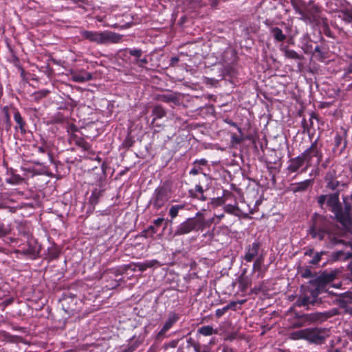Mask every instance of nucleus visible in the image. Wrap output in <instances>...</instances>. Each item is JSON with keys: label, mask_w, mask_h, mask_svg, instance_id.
<instances>
[{"label": "nucleus", "mask_w": 352, "mask_h": 352, "mask_svg": "<svg viewBox=\"0 0 352 352\" xmlns=\"http://www.w3.org/2000/svg\"><path fill=\"white\" fill-rule=\"evenodd\" d=\"M71 78L74 82L82 83L91 80L93 78V75L90 72L82 70L78 72H72Z\"/></svg>", "instance_id": "nucleus-22"}, {"label": "nucleus", "mask_w": 352, "mask_h": 352, "mask_svg": "<svg viewBox=\"0 0 352 352\" xmlns=\"http://www.w3.org/2000/svg\"><path fill=\"white\" fill-rule=\"evenodd\" d=\"M210 203L214 208L221 206L226 204L222 197L212 199Z\"/></svg>", "instance_id": "nucleus-49"}, {"label": "nucleus", "mask_w": 352, "mask_h": 352, "mask_svg": "<svg viewBox=\"0 0 352 352\" xmlns=\"http://www.w3.org/2000/svg\"><path fill=\"white\" fill-rule=\"evenodd\" d=\"M247 269H243L239 277V284L241 291H246L252 285V278L246 274Z\"/></svg>", "instance_id": "nucleus-27"}, {"label": "nucleus", "mask_w": 352, "mask_h": 352, "mask_svg": "<svg viewBox=\"0 0 352 352\" xmlns=\"http://www.w3.org/2000/svg\"><path fill=\"white\" fill-rule=\"evenodd\" d=\"M158 262L156 260H152L142 263H139L138 265V267L139 268V270H140L141 272H144L148 268L153 267Z\"/></svg>", "instance_id": "nucleus-46"}, {"label": "nucleus", "mask_w": 352, "mask_h": 352, "mask_svg": "<svg viewBox=\"0 0 352 352\" xmlns=\"http://www.w3.org/2000/svg\"><path fill=\"white\" fill-rule=\"evenodd\" d=\"M41 251V245L38 244L36 239L31 238L27 241V247L16 250L15 252L17 254L25 256L32 260H35L40 257Z\"/></svg>", "instance_id": "nucleus-7"}, {"label": "nucleus", "mask_w": 352, "mask_h": 352, "mask_svg": "<svg viewBox=\"0 0 352 352\" xmlns=\"http://www.w3.org/2000/svg\"><path fill=\"white\" fill-rule=\"evenodd\" d=\"M303 4L305 5L304 21L309 24L318 23L321 12L320 6L316 4L313 0L309 1L307 3L303 1Z\"/></svg>", "instance_id": "nucleus-9"}, {"label": "nucleus", "mask_w": 352, "mask_h": 352, "mask_svg": "<svg viewBox=\"0 0 352 352\" xmlns=\"http://www.w3.org/2000/svg\"><path fill=\"white\" fill-rule=\"evenodd\" d=\"M337 171L333 167H331L329 170L326 173L324 177L326 184V188L331 190H335L339 186L340 182L336 179Z\"/></svg>", "instance_id": "nucleus-15"}, {"label": "nucleus", "mask_w": 352, "mask_h": 352, "mask_svg": "<svg viewBox=\"0 0 352 352\" xmlns=\"http://www.w3.org/2000/svg\"><path fill=\"white\" fill-rule=\"evenodd\" d=\"M13 302H14L13 298H6V299L2 300L0 302V305H2L3 307H7V306L11 305Z\"/></svg>", "instance_id": "nucleus-57"}, {"label": "nucleus", "mask_w": 352, "mask_h": 352, "mask_svg": "<svg viewBox=\"0 0 352 352\" xmlns=\"http://www.w3.org/2000/svg\"><path fill=\"white\" fill-rule=\"evenodd\" d=\"M314 184V180L311 179H305L300 182H297L292 184L291 190L293 192H305L311 187Z\"/></svg>", "instance_id": "nucleus-24"}, {"label": "nucleus", "mask_w": 352, "mask_h": 352, "mask_svg": "<svg viewBox=\"0 0 352 352\" xmlns=\"http://www.w3.org/2000/svg\"><path fill=\"white\" fill-rule=\"evenodd\" d=\"M313 119L318 120V116L314 112H312L310 115L309 124V129L313 127V121H312Z\"/></svg>", "instance_id": "nucleus-60"}, {"label": "nucleus", "mask_w": 352, "mask_h": 352, "mask_svg": "<svg viewBox=\"0 0 352 352\" xmlns=\"http://www.w3.org/2000/svg\"><path fill=\"white\" fill-rule=\"evenodd\" d=\"M222 197L225 203L229 200H232L234 202H235V200H237L234 193L227 190H223Z\"/></svg>", "instance_id": "nucleus-47"}, {"label": "nucleus", "mask_w": 352, "mask_h": 352, "mask_svg": "<svg viewBox=\"0 0 352 352\" xmlns=\"http://www.w3.org/2000/svg\"><path fill=\"white\" fill-rule=\"evenodd\" d=\"M129 342L128 345L121 352H134L143 343L144 339L140 336H133Z\"/></svg>", "instance_id": "nucleus-25"}, {"label": "nucleus", "mask_w": 352, "mask_h": 352, "mask_svg": "<svg viewBox=\"0 0 352 352\" xmlns=\"http://www.w3.org/2000/svg\"><path fill=\"white\" fill-rule=\"evenodd\" d=\"M226 122L232 126L237 128V129L239 130V132L241 131V128H239L236 122H233L232 120L227 119V120H226Z\"/></svg>", "instance_id": "nucleus-62"}, {"label": "nucleus", "mask_w": 352, "mask_h": 352, "mask_svg": "<svg viewBox=\"0 0 352 352\" xmlns=\"http://www.w3.org/2000/svg\"><path fill=\"white\" fill-rule=\"evenodd\" d=\"M223 210L225 212L236 217H239L241 212V210L239 207L237 200H235V202H234L233 204H225L223 206Z\"/></svg>", "instance_id": "nucleus-30"}, {"label": "nucleus", "mask_w": 352, "mask_h": 352, "mask_svg": "<svg viewBox=\"0 0 352 352\" xmlns=\"http://www.w3.org/2000/svg\"><path fill=\"white\" fill-rule=\"evenodd\" d=\"M339 17L346 24L351 25L352 28V10L344 9L340 10V15H339Z\"/></svg>", "instance_id": "nucleus-36"}, {"label": "nucleus", "mask_w": 352, "mask_h": 352, "mask_svg": "<svg viewBox=\"0 0 352 352\" xmlns=\"http://www.w3.org/2000/svg\"><path fill=\"white\" fill-rule=\"evenodd\" d=\"M209 189V185H206L205 188L200 183L197 184L195 188L188 190L189 197L192 199H197L198 200L205 201L207 200V197L204 192Z\"/></svg>", "instance_id": "nucleus-16"}, {"label": "nucleus", "mask_w": 352, "mask_h": 352, "mask_svg": "<svg viewBox=\"0 0 352 352\" xmlns=\"http://www.w3.org/2000/svg\"><path fill=\"white\" fill-rule=\"evenodd\" d=\"M302 127L303 128L304 132H307L309 133V125L307 124L305 118H303L302 120Z\"/></svg>", "instance_id": "nucleus-59"}, {"label": "nucleus", "mask_w": 352, "mask_h": 352, "mask_svg": "<svg viewBox=\"0 0 352 352\" xmlns=\"http://www.w3.org/2000/svg\"><path fill=\"white\" fill-rule=\"evenodd\" d=\"M261 247V243L258 241H254L253 243L247 245L245 247L243 259L248 263L252 262L259 256Z\"/></svg>", "instance_id": "nucleus-12"}, {"label": "nucleus", "mask_w": 352, "mask_h": 352, "mask_svg": "<svg viewBox=\"0 0 352 352\" xmlns=\"http://www.w3.org/2000/svg\"><path fill=\"white\" fill-rule=\"evenodd\" d=\"M179 58L177 56H173L170 60V65L175 66L179 62Z\"/></svg>", "instance_id": "nucleus-64"}, {"label": "nucleus", "mask_w": 352, "mask_h": 352, "mask_svg": "<svg viewBox=\"0 0 352 352\" xmlns=\"http://www.w3.org/2000/svg\"><path fill=\"white\" fill-rule=\"evenodd\" d=\"M12 116L16 123L14 126L15 131H19L22 135H25L27 133L28 124L17 107L16 109L12 110Z\"/></svg>", "instance_id": "nucleus-13"}, {"label": "nucleus", "mask_w": 352, "mask_h": 352, "mask_svg": "<svg viewBox=\"0 0 352 352\" xmlns=\"http://www.w3.org/2000/svg\"><path fill=\"white\" fill-rule=\"evenodd\" d=\"M133 63L138 65L139 67H144L148 64V60L146 56L140 57L138 59H133Z\"/></svg>", "instance_id": "nucleus-48"}, {"label": "nucleus", "mask_w": 352, "mask_h": 352, "mask_svg": "<svg viewBox=\"0 0 352 352\" xmlns=\"http://www.w3.org/2000/svg\"><path fill=\"white\" fill-rule=\"evenodd\" d=\"M340 192L336 191L316 197V201L321 209L327 208L334 214L335 219L346 230L352 229V194L345 196L342 203L340 201Z\"/></svg>", "instance_id": "nucleus-1"}, {"label": "nucleus", "mask_w": 352, "mask_h": 352, "mask_svg": "<svg viewBox=\"0 0 352 352\" xmlns=\"http://www.w3.org/2000/svg\"><path fill=\"white\" fill-rule=\"evenodd\" d=\"M302 276L304 278H309L312 276V272L311 270L306 269L305 272L302 274Z\"/></svg>", "instance_id": "nucleus-63"}, {"label": "nucleus", "mask_w": 352, "mask_h": 352, "mask_svg": "<svg viewBox=\"0 0 352 352\" xmlns=\"http://www.w3.org/2000/svg\"><path fill=\"white\" fill-rule=\"evenodd\" d=\"M173 192V182L170 180L164 181L159 186L153 194L151 203L156 210L160 209L170 198Z\"/></svg>", "instance_id": "nucleus-5"}, {"label": "nucleus", "mask_w": 352, "mask_h": 352, "mask_svg": "<svg viewBox=\"0 0 352 352\" xmlns=\"http://www.w3.org/2000/svg\"><path fill=\"white\" fill-rule=\"evenodd\" d=\"M225 217V214L224 213H221V214H214V217H212V221L215 223V224H217L219 223L221 220L222 219H223Z\"/></svg>", "instance_id": "nucleus-53"}, {"label": "nucleus", "mask_w": 352, "mask_h": 352, "mask_svg": "<svg viewBox=\"0 0 352 352\" xmlns=\"http://www.w3.org/2000/svg\"><path fill=\"white\" fill-rule=\"evenodd\" d=\"M207 165L208 161L206 159L195 160L192 163V168L190 169L189 174L191 175H197L201 173L205 177H207V175L203 173V167Z\"/></svg>", "instance_id": "nucleus-20"}, {"label": "nucleus", "mask_w": 352, "mask_h": 352, "mask_svg": "<svg viewBox=\"0 0 352 352\" xmlns=\"http://www.w3.org/2000/svg\"><path fill=\"white\" fill-rule=\"evenodd\" d=\"M16 107L14 104L6 105L2 108L3 117L2 118L3 125L6 131L11 130L12 124L11 122V116H12V110L16 109Z\"/></svg>", "instance_id": "nucleus-17"}, {"label": "nucleus", "mask_w": 352, "mask_h": 352, "mask_svg": "<svg viewBox=\"0 0 352 352\" xmlns=\"http://www.w3.org/2000/svg\"><path fill=\"white\" fill-rule=\"evenodd\" d=\"M311 295H312V298H311L310 296H299L296 302L294 303V305L296 307H305V306H308L309 305H314L316 300H315V298H316V296H315V292H311Z\"/></svg>", "instance_id": "nucleus-28"}, {"label": "nucleus", "mask_w": 352, "mask_h": 352, "mask_svg": "<svg viewBox=\"0 0 352 352\" xmlns=\"http://www.w3.org/2000/svg\"><path fill=\"white\" fill-rule=\"evenodd\" d=\"M50 94V91L42 89L33 94L34 99L36 102H39L42 98H45Z\"/></svg>", "instance_id": "nucleus-45"}, {"label": "nucleus", "mask_w": 352, "mask_h": 352, "mask_svg": "<svg viewBox=\"0 0 352 352\" xmlns=\"http://www.w3.org/2000/svg\"><path fill=\"white\" fill-rule=\"evenodd\" d=\"M227 309H226L225 307H223V308L221 309H217L215 311V316L218 318H221V316H223L226 312H227Z\"/></svg>", "instance_id": "nucleus-54"}, {"label": "nucleus", "mask_w": 352, "mask_h": 352, "mask_svg": "<svg viewBox=\"0 0 352 352\" xmlns=\"http://www.w3.org/2000/svg\"><path fill=\"white\" fill-rule=\"evenodd\" d=\"M80 36L83 39L98 45L107 43H119L122 41V36L113 32H97L90 30H82Z\"/></svg>", "instance_id": "nucleus-3"}, {"label": "nucleus", "mask_w": 352, "mask_h": 352, "mask_svg": "<svg viewBox=\"0 0 352 352\" xmlns=\"http://www.w3.org/2000/svg\"><path fill=\"white\" fill-rule=\"evenodd\" d=\"M166 110L164 109V107L160 104H156L153 106L152 109V116H154V118L153 120V123L155 122L157 119H161L166 116Z\"/></svg>", "instance_id": "nucleus-32"}, {"label": "nucleus", "mask_w": 352, "mask_h": 352, "mask_svg": "<svg viewBox=\"0 0 352 352\" xmlns=\"http://www.w3.org/2000/svg\"><path fill=\"white\" fill-rule=\"evenodd\" d=\"M18 233L20 236H23L28 239H30V230L25 223H19L17 226Z\"/></svg>", "instance_id": "nucleus-39"}, {"label": "nucleus", "mask_w": 352, "mask_h": 352, "mask_svg": "<svg viewBox=\"0 0 352 352\" xmlns=\"http://www.w3.org/2000/svg\"><path fill=\"white\" fill-rule=\"evenodd\" d=\"M340 307L346 309L350 308L352 305V292H347L336 296V299Z\"/></svg>", "instance_id": "nucleus-21"}, {"label": "nucleus", "mask_w": 352, "mask_h": 352, "mask_svg": "<svg viewBox=\"0 0 352 352\" xmlns=\"http://www.w3.org/2000/svg\"><path fill=\"white\" fill-rule=\"evenodd\" d=\"M322 252L321 253H316L314 256L313 257V258L310 261V263L312 264V265H317L318 264V263L321 260V256H322Z\"/></svg>", "instance_id": "nucleus-52"}, {"label": "nucleus", "mask_w": 352, "mask_h": 352, "mask_svg": "<svg viewBox=\"0 0 352 352\" xmlns=\"http://www.w3.org/2000/svg\"><path fill=\"white\" fill-rule=\"evenodd\" d=\"M329 162H330V158L327 157L324 161L322 160V162L320 164H321V167L323 169H326L328 167Z\"/></svg>", "instance_id": "nucleus-61"}, {"label": "nucleus", "mask_w": 352, "mask_h": 352, "mask_svg": "<svg viewBox=\"0 0 352 352\" xmlns=\"http://www.w3.org/2000/svg\"><path fill=\"white\" fill-rule=\"evenodd\" d=\"M307 328L298 330L292 333V338L296 340L303 339L307 340Z\"/></svg>", "instance_id": "nucleus-43"}, {"label": "nucleus", "mask_w": 352, "mask_h": 352, "mask_svg": "<svg viewBox=\"0 0 352 352\" xmlns=\"http://www.w3.org/2000/svg\"><path fill=\"white\" fill-rule=\"evenodd\" d=\"M104 190L102 188H94L91 191V195L89 198V202L91 205L95 206L98 204L100 198L102 196Z\"/></svg>", "instance_id": "nucleus-31"}, {"label": "nucleus", "mask_w": 352, "mask_h": 352, "mask_svg": "<svg viewBox=\"0 0 352 352\" xmlns=\"http://www.w3.org/2000/svg\"><path fill=\"white\" fill-rule=\"evenodd\" d=\"M288 162L289 165L287 166V170L290 173H296L304 165L305 166H306V163L300 154L296 157L290 159Z\"/></svg>", "instance_id": "nucleus-19"}, {"label": "nucleus", "mask_w": 352, "mask_h": 352, "mask_svg": "<svg viewBox=\"0 0 352 352\" xmlns=\"http://www.w3.org/2000/svg\"><path fill=\"white\" fill-rule=\"evenodd\" d=\"M300 155L306 163V166L302 168V172H306L309 168L313 166L314 158H316V165H319L323 159L322 144L319 143V137L311 142L310 146Z\"/></svg>", "instance_id": "nucleus-4"}, {"label": "nucleus", "mask_w": 352, "mask_h": 352, "mask_svg": "<svg viewBox=\"0 0 352 352\" xmlns=\"http://www.w3.org/2000/svg\"><path fill=\"white\" fill-rule=\"evenodd\" d=\"M336 274L334 273H329L324 272L318 278V280L321 283H329L334 280Z\"/></svg>", "instance_id": "nucleus-38"}, {"label": "nucleus", "mask_w": 352, "mask_h": 352, "mask_svg": "<svg viewBox=\"0 0 352 352\" xmlns=\"http://www.w3.org/2000/svg\"><path fill=\"white\" fill-rule=\"evenodd\" d=\"M185 204L172 205L168 210V216L170 217V221L172 222L178 215L179 210H184Z\"/></svg>", "instance_id": "nucleus-33"}, {"label": "nucleus", "mask_w": 352, "mask_h": 352, "mask_svg": "<svg viewBox=\"0 0 352 352\" xmlns=\"http://www.w3.org/2000/svg\"><path fill=\"white\" fill-rule=\"evenodd\" d=\"M329 336V330L327 328H307V341L315 344H322Z\"/></svg>", "instance_id": "nucleus-8"}, {"label": "nucleus", "mask_w": 352, "mask_h": 352, "mask_svg": "<svg viewBox=\"0 0 352 352\" xmlns=\"http://www.w3.org/2000/svg\"><path fill=\"white\" fill-rule=\"evenodd\" d=\"M165 219L162 217H159L153 220V224L150 225L144 232L152 236L157 232L159 228L162 225Z\"/></svg>", "instance_id": "nucleus-29"}, {"label": "nucleus", "mask_w": 352, "mask_h": 352, "mask_svg": "<svg viewBox=\"0 0 352 352\" xmlns=\"http://www.w3.org/2000/svg\"><path fill=\"white\" fill-rule=\"evenodd\" d=\"M23 181V177L15 173L11 174L10 177L7 179V182L10 184H19Z\"/></svg>", "instance_id": "nucleus-44"}, {"label": "nucleus", "mask_w": 352, "mask_h": 352, "mask_svg": "<svg viewBox=\"0 0 352 352\" xmlns=\"http://www.w3.org/2000/svg\"><path fill=\"white\" fill-rule=\"evenodd\" d=\"M252 272H256L263 270V263L264 262V255L260 254L255 260L253 261Z\"/></svg>", "instance_id": "nucleus-42"}, {"label": "nucleus", "mask_w": 352, "mask_h": 352, "mask_svg": "<svg viewBox=\"0 0 352 352\" xmlns=\"http://www.w3.org/2000/svg\"><path fill=\"white\" fill-rule=\"evenodd\" d=\"M244 301L245 300H241V301H238V302L231 301L229 304H228L226 306H225V307L227 309V311H228L230 309L235 311L237 304L238 303L243 304L244 302Z\"/></svg>", "instance_id": "nucleus-51"}, {"label": "nucleus", "mask_w": 352, "mask_h": 352, "mask_svg": "<svg viewBox=\"0 0 352 352\" xmlns=\"http://www.w3.org/2000/svg\"><path fill=\"white\" fill-rule=\"evenodd\" d=\"M12 57H13V63L14 64V65L16 67H17L21 71V73L23 74L25 71H24L23 68L21 65H19V58L14 54L12 56Z\"/></svg>", "instance_id": "nucleus-56"}, {"label": "nucleus", "mask_w": 352, "mask_h": 352, "mask_svg": "<svg viewBox=\"0 0 352 352\" xmlns=\"http://www.w3.org/2000/svg\"><path fill=\"white\" fill-rule=\"evenodd\" d=\"M61 252V248L56 243H52L50 247H48L45 252L44 258L48 262H51L54 260L58 259Z\"/></svg>", "instance_id": "nucleus-18"}, {"label": "nucleus", "mask_w": 352, "mask_h": 352, "mask_svg": "<svg viewBox=\"0 0 352 352\" xmlns=\"http://www.w3.org/2000/svg\"><path fill=\"white\" fill-rule=\"evenodd\" d=\"M281 50L284 52L285 57H287L288 58L294 59V60H301L302 58V56L301 55L298 54L294 50H289L286 47H283V48H281Z\"/></svg>", "instance_id": "nucleus-41"}, {"label": "nucleus", "mask_w": 352, "mask_h": 352, "mask_svg": "<svg viewBox=\"0 0 352 352\" xmlns=\"http://www.w3.org/2000/svg\"><path fill=\"white\" fill-rule=\"evenodd\" d=\"M311 53L320 61L327 58V51L323 46L317 45Z\"/></svg>", "instance_id": "nucleus-34"}, {"label": "nucleus", "mask_w": 352, "mask_h": 352, "mask_svg": "<svg viewBox=\"0 0 352 352\" xmlns=\"http://www.w3.org/2000/svg\"><path fill=\"white\" fill-rule=\"evenodd\" d=\"M329 243L332 246L337 245L339 244H344V241L340 238V236L336 235V234L329 232L327 234Z\"/></svg>", "instance_id": "nucleus-40"}, {"label": "nucleus", "mask_w": 352, "mask_h": 352, "mask_svg": "<svg viewBox=\"0 0 352 352\" xmlns=\"http://www.w3.org/2000/svg\"><path fill=\"white\" fill-rule=\"evenodd\" d=\"M143 51L138 48H124L119 51V56L122 58L129 56L134 57V59H138L142 56Z\"/></svg>", "instance_id": "nucleus-23"}, {"label": "nucleus", "mask_w": 352, "mask_h": 352, "mask_svg": "<svg viewBox=\"0 0 352 352\" xmlns=\"http://www.w3.org/2000/svg\"><path fill=\"white\" fill-rule=\"evenodd\" d=\"M154 99L174 105H179L180 104V96L178 93L158 94L155 96Z\"/></svg>", "instance_id": "nucleus-14"}, {"label": "nucleus", "mask_w": 352, "mask_h": 352, "mask_svg": "<svg viewBox=\"0 0 352 352\" xmlns=\"http://www.w3.org/2000/svg\"><path fill=\"white\" fill-rule=\"evenodd\" d=\"M181 315L174 311H170L168 314L167 318L164 323L162 329L157 333L156 338L160 340L166 334V333L170 330L174 324H175L180 319Z\"/></svg>", "instance_id": "nucleus-11"}, {"label": "nucleus", "mask_w": 352, "mask_h": 352, "mask_svg": "<svg viewBox=\"0 0 352 352\" xmlns=\"http://www.w3.org/2000/svg\"><path fill=\"white\" fill-rule=\"evenodd\" d=\"M187 342L188 344L193 347L195 352H201V346L200 344L197 342H195L192 338L188 339Z\"/></svg>", "instance_id": "nucleus-50"}, {"label": "nucleus", "mask_w": 352, "mask_h": 352, "mask_svg": "<svg viewBox=\"0 0 352 352\" xmlns=\"http://www.w3.org/2000/svg\"><path fill=\"white\" fill-rule=\"evenodd\" d=\"M69 140L74 142V144L83 149V151H88L91 149V145L83 138L78 137L75 133H72L69 136Z\"/></svg>", "instance_id": "nucleus-26"}, {"label": "nucleus", "mask_w": 352, "mask_h": 352, "mask_svg": "<svg viewBox=\"0 0 352 352\" xmlns=\"http://www.w3.org/2000/svg\"><path fill=\"white\" fill-rule=\"evenodd\" d=\"M197 331L204 336H209L217 333V330L214 329L210 325L202 326L198 329Z\"/></svg>", "instance_id": "nucleus-37"}, {"label": "nucleus", "mask_w": 352, "mask_h": 352, "mask_svg": "<svg viewBox=\"0 0 352 352\" xmlns=\"http://www.w3.org/2000/svg\"><path fill=\"white\" fill-rule=\"evenodd\" d=\"M347 131L344 130L342 133L337 132L333 138L332 152L340 156L347 146Z\"/></svg>", "instance_id": "nucleus-10"}, {"label": "nucleus", "mask_w": 352, "mask_h": 352, "mask_svg": "<svg viewBox=\"0 0 352 352\" xmlns=\"http://www.w3.org/2000/svg\"><path fill=\"white\" fill-rule=\"evenodd\" d=\"M303 9L301 8H298V10L295 12L296 14L300 16V19L304 21V16L305 15V5L302 3Z\"/></svg>", "instance_id": "nucleus-55"}, {"label": "nucleus", "mask_w": 352, "mask_h": 352, "mask_svg": "<svg viewBox=\"0 0 352 352\" xmlns=\"http://www.w3.org/2000/svg\"><path fill=\"white\" fill-rule=\"evenodd\" d=\"M327 228L328 223L325 217L315 214L309 232L313 239H318L320 241H322L329 232Z\"/></svg>", "instance_id": "nucleus-6"}, {"label": "nucleus", "mask_w": 352, "mask_h": 352, "mask_svg": "<svg viewBox=\"0 0 352 352\" xmlns=\"http://www.w3.org/2000/svg\"><path fill=\"white\" fill-rule=\"evenodd\" d=\"M178 342H179V340H171L170 342H169L168 343H167L166 344V348H175L177 347V344H178Z\"/></svg>", "instance_id": "nucleus-58"}, {"label": "nucleus", "mask_w": 352, "mask_h": 352, "mask_svg": "<svg viewBox=\"0 0 352 352\" xmlns=\"http://www.w3.org/2000/svg\"><path fill=\"white\" fill-rule=\"evenodd\" d=\"M270 32L274 40L277 42H283L286 39V35L284 34L282 30L278 27L271 28Z\"/></svg>", "instance_id": "nucleus-35"}, {"label": "nucleus", "mask_w": 352, "mask_h": 352, "mask_svg": "<svg viewBox=\"0 0 352 352\" xmlns=\"http://www.w3.org/2000/svg\"><path fill=\"white\" fill-rule=\"evenodd\" d=\"M206 220L202 213L197 212L195 217L187 218L176 226L173 232V237L188 234L192 232L202 231L206 227Z\"/></svg>", "instance_id": "nucleus-2"}]
</instances>
